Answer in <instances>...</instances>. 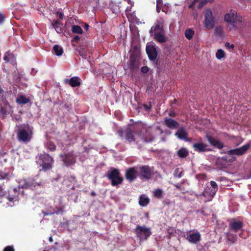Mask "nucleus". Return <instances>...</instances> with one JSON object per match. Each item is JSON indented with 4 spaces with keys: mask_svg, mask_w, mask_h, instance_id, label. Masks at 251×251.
Listing matches in <instances>:
<instances>
[{
    "mask_svg": "<svg viewBox=\"0 0 251 251\" xmlns=\"http://www.w3.org/2000/svg\"><path fill=\"white\" fill-rule=\"evenodd\" d=\"M18 193L16 188L11 189L8 192L2 191V188L0 186V202L3 203L4 206H13L18 201Z\"/></svg>",
    "mask_w": 251,
    "mask_h": 251,
    "instance_id": "obj_1",
    "label": "nucleus"
},
{
    "mask_svg": "<svg viewBox=\"0 0 251 251\" xmlns=\"http://www.w3.org/2000/svg\"><path fill=\"white\" fill-rule=\"evenodd\" d=\"M18 138L20 141L29 142L32 136V128L29 125H23L18 126Z\"/></svg>",
    "mask_w": 251,
    "mask_h": 251,
    "instance_id": "obj_2",
    "label": "nucleus"
},
{
    "mask_svg": "<svg viewBox=\"0 0 251 251\" xmlns=\"http://www.w3.org/2000/svg\"><path fill=\"white\" fill-rule=\"evenodd\" d=\"M225 20L228 23V27L230 30L234 29L242 22V18L237 16L234 11L226 14Z\"/></svg>",
    "mask_w": 251,
    "mask_h": 251,
    "instance_id": "obj_3",
    "label": "nucleus"
},
{
    "mask_svg": "<svg viewBox=\"0 0 251 251\" xmlns=\"http://www.w3.org/2000/svg\"><path fill=\"white\" fill-rule=\"evenodd\" d=\"M37 163L42 167V170L47 171L51 168L53 159L48 154H42L39 157Z\"/></svg>",
    "mask_w": 251,
    "mask_h": 251,
    "instance_id": "obj_4",
    "label": "nucleus"
},
{
    "mask_svg": "<svg viewBox=\"0 0 251 251\" xmlns=\"http://www.w3.org/2000/svg\"><path fill=\"white\" fill-rule=\"evenodd\" d=\"M204 19L203 22L204 27L207 29H212L215 24V20L210 9H206L204 11Z\"/></svg>",
    "mask_w": 251,
    "mask_h": 251,
    "instance_id": "obj_5",
    "label": "nucleus"
},
{
    "mask_svg": "<svg viewBox=\"0 0 251 251\" xmlns=\"http://www.w3.org/2000/svg\"><path fill=\"white\" fill-rule=\"evenodd\" d=\"M211 187H207L203 193V196L205 198V201H210L216 193L218 188L216 183L214 181L210 182Z\"/></svg>",
    "mask_w": 251,
    "mask_h": 251,
    "instance_id": "obj_6",
    "label": "nucleus"
},
{
    "mask_svg": "<svg viewBox=\"0 0 251 251\" xmlns=\"http://www.w3.org/2000/svg\"><path fill=\"white\" fill-rule=\"evenodd\" d=\"M107 176L111 180L113 186H116L121 184L123 181V178L120 176L119 171L116 169L108 172Z\"/></svg>",
    "mask_w": 251,
    "mask_h": 251,
    "instance_id": "obj_7",
    "label": "nucleus"
},
{
    "mask_svg": "<svg viewBox=\"0 0 251 251\" xmlns=\"http://www.w3.org/2000/svg\"><path fill=\"white\" fill-rule=\"evenodd\" d=\"M135 232L141 240L146 239L151 234L150 229L145 226H137L135 229Z\"/></svg>",
    "mask_w": 251,
    "mask_h": 251,
    "instance_id": "obj_8",
    "label": "nucleus"
},
{
    "mask_svg": "<svg viewBox=\"0 0 251 251\" xmlns=\"http://www.w3.org/2000/svg\"><path fill=\"white\" fill-rule=\"evenodd\" d=\"M155 47L156 46L153 43H148L146 46L147 53L149 58L151 60H154L157 57V52Z\"/></svg>",
    "mask_w": 251,
    "mask_h": 251,
    "instance_id": "obj_9",
    "label": "nucleus"
},
{
    "mask_svg": "<svg viewBox=\"0 0 251 251\" xmlns=\"http://www.w3.org/2000/svg\"><path fill=\"white\" fill-rule=\"evenodd\" d=\"M250 147V144H247L241 148L228 151L227 153L230 155H241L247 151L249 149Z\"/></svg>",
    "mask_w": 251,
    "mask_h": 251,
    "instance_id": "obj_10",
    "label": "nucleus"
},
{
    "mask_svg": "<svg viewBox=\"0 0 251 251\" xmlns=\"http://www.w3.org/2000/svg\"><path fill=\"white\" fill-rule=\"evenodd\" d=\"M138 172V168L133 167L129 169L126 174V178L130 181L133 180L136 177Z\"/></svg>",
    "mask_w": 251,
    "mask_h": 251,
    "instance_id": "obj_11",
    "label": "nucleus"
},
{
    "mask_svg": "<svg viewBox=\"0 0 251 251\" xmlns=\"http://www.w3.org/2000/svg\"><path fill=\"white\" fill-rule=\"evenodd\" d=\"M164 21L163 19H160L157 21V23L153 26H152L150 30V33L153 34L155 32H164L163 28Z\"/></svg>",
    "mask_w": 251,
    "mask_h": 251,
    "instance_id": "obj_12",
    "label": "nucleus"
},
{
    "mask_svg": "<svg viewBox=\"0 0 251 251\" xmlns=\"http://www.w3.org/2000/svg\"><path fill=\"white\" fill-rule=\"evenodd\" d=\"M139 172V175L142 178L149 179L151 175V170L148 166H143L138 168Z\"/></svg>",
    "mask_w": 251,
    "mask_h": 251,
    "instance_id": "obj_13",
    "label": "nucleus"
},
{
    "mask_svg": "<svg viewBox=\"0 0 251 251\" xmlns=\"http://www.w3.org/2000/svg\"><path fill=\"white\" fill-rule=\"evenodd\" d=\"M186 239L192 243H197L201 239V234L198 231L190 233Z\"/></svg>",
    "mask_w": 251,
    "mask_h": 251,
    "instance_id": "obj_14",
    "label": "nucleus"
},
{
    "mask_svg": "<svg viewBox=\"0 0 251 251\" xmlns=\"http://www.w3.org/2000/svg\"><path fill=\"white\" fill-rule=\"evenodd\" d=\"M65 82L70 84L73 87L78 86L81 84L80 78L77 76H73L70 79H65Z\"/></svg>",
    "mask_w": 251,
    "mask_h": 251,
    "instance_id": "obj_15",
    "label": "nucleus"
},
{
    "mask_svg": "<svg viewBox=\"0 0 251 251\" xmlns=\"http://www.w3.org/2000/svg\"><path fill=\"white\" fill-rule=\"evenodd\" d=\"M195 151L199 152H203L208 150L207 145L202 142H198L193 145Z\"/></svg>",
    "mask_w": 251,
    "mask_h": 251,
    "instance_id": "obj_16",
    "label": "nucleus"
},
{
    "mask_svg": "<svg viewBox=\"0 0 251 251\" xmlns=\"http://www.w3.org/2000/svg\"><path fill=\"white\" fill-rule=\"evenodd\" d=\"M151 34L153 36L155 40L160 43H164L167 41V38L165 36L164 32H155Z\"/></svg>",
    "mask_w": 251,
    "mask_h": 251,
    "instance_id": "obj_17",
    "label": "nucleus"
},
{
    "mask_svg": "<svg viewBox=\"0 0 251 251\" xmlns=\"http://www.w3.org/2000/svg\"><path fill=\"white\" fill-rule=\"evenodd\" d=\"M62 160L66 165H72L75 162V158L72 154H69L62 156Z\"/></svg>",
    "mask_w": 251,
    "mask_h": 251,
    "instance_id": "obj_18",
    "label": "nucleus"
},
{
    "mask_svg": "<svg viewBox=\"0 0 251 251\" xmlns=\"http://www.w3.org/2000/svg\"><path fill=\"white\" fill-rule=\"evenodd\" d=\"M39 185L37 183H34L31 180L26 181L25 180H21L19 184V187L21 188H33L35 187L36 185Z\"/></svg>",
    "mask_w": 251,
    "mask_h": 251,
    "instance_id": "obj_19",
    "label": "nucleus"
},
{
    "mask_svg": "<svg viewBox=\"0 0 251 251\" xmlns=\"http://www.w3.org/2000/svg\"><path fill=\"white\" fill-rule=\"evenodd\" d=\"M242 226V223L240 221L232 220L230 222L229 227L234 231H237L240 229Z\"/></svg>",
    "mask_w": 251,
    "mask_h": 251,
    "instance_id": "obj_20",
    "label": "nucleus"
},
{
    "mask_svg": "<svg viewBox=\"0 0 251 251\" xmlns=\"http://www.w3.org/2000/svg\"><path fill=\"white\" fill-rule=\"evenodd\" d=\"M207 138L209 142L213 146L216 147L219 149H221L223 147V144L220 141L214 138L207 136Z\"/></svg>",
    "mask_w": 251,
    "mask_h": 251,
    "instance_id": "obj_21",
    "label": "nucleus"
},
{
    "mask_svg": "<svg viewBox=\"0 0 251 251\" xmlns=\"http://www.w3.org/2000/svg\"><path fill=\"white\" fill-rule=\"evenodd\" d=\"M3 59L6 62H9L11 63L12 65H14L16 64L15 62V57L14 55L9 52H7L4 57Z\"/></svg>",
    "mask_w": 251,
    "mask_h": 251,
    "instance_id": "obj_22",
    "label": "nucleus"
},
{
    "mask_svg": "<svg viewBox=\"0 0 251 251\" xmlns=\"http://www.w3.org/2000/svg\"><path fill=\"white\" fill-rule=\"evenodd\" d=\"M150 201L149 198L145 195H141L139 198V203L142 206H146Z\"/></svg>",
    "mask_w": 251,
    "mask_h": 251,
    "instance_id": "obj_23",
    "label": "nucleus"
},
{
    "mask_svg": "<svg viewBox=\"0 0 251 251\" xmlns=\"http://www.w3.org/2000/svg\"><path fill=\"white\" fill-rule=\"evenodd\" d=\"M16 101L18 104H24L29 102V100L23 95H20L17 98Z\"/></svg>",
    "mask_w": 251,
    "mask_h": 251,
    "instance_id": "obj_24",
    "label": "nucleus"
},
{
    "mask_svg": "<svg viewBox=\"0 0 251 251\" xmlns=\"http://www.w3.org/2000/svg\"><path fill=\"white\" fill-rule=\"evenodd\" d=\"M165 124L169 127L174 128L177 126L178 124L176 122L172 119H168L165 120Z\"/></svg>",
    "mask_w": 251,
    "mask_h": 251,
    "instance_id": "obj_25",
    "label": "nucleus"
},
{
    "mask_svg": "<svg viewBox=\"0 0 251 251\" xmlns=\"http://www.w3.org/2000/svg\"><path fill=\"white\" fill-rule=\"evenodd\" d=\"M207 1L208 0H194L193 2L189 5V7L193 8L197 3H199L198 8H200L205 5Z\"/></svg>",
    "mask_w": 251,
    "mask_h": 251,
    "instance_id": "obj_26",
    "label": "nucleus"
},
{
    "mask_svg": "<svg viewBox=\"0 0 251 251\" xmlns=\"http://www.w3.org/2000/svg\"><path fill=\"white\" fill-rule=\"evenodd\" d=\"M176 135L180 139H186L187 134L183 129H180L176 133Z\"/></svg>",
    "mask_w": 251,
    "mask_h": 251,
    "instance_id": "obj_27",
    "label": "nucleus"
},
{
    "mask_svg": "<svg viewBox=\"0 0 251 251\" xmlns=\"http://www.w3.org/2000/svg\"><path fill=\"white\" fill-rule=\"evenodd\" d=\"M52 52L56 55L60 56L63 53V49L61 47L56 45L53 48Z\"/></svg>",
    "mask_w": 251,
    "mask_h": 251,
    "instance_id": "obj_28",
    "label": "nucleus"
},
{
    "mask_svg": "<svg viewBox=\"0 0 251 251\" xmlns=\"http://www.w3.org/2000/svg\"><path fill=\"white\" fill-rule=\"evenodd\" d=\"M195 31L192 28H188L186 29L185 31V37L188 40H191L193 38L194 35Z\"/></svg>",
    "mask_w": 251,
    "mask_h": 251,
    "instance_id": "obj_29",
    "label": "nucleus"
},
{
    "mask_svg": "<svg viewBox=\"0 0 251 251\" xmlns=\"http://www.w3.org/2000/svg\"><path fill=\"white\" fill-rule=\"evenodd\" d=\"M216 57L218 60H221L226 56L224 51L222 49H219L216 52Z\"/></svg>",
    "mask_w": 251,
    "mask_h": 251,
    "instance_id": "obj_30",
    "label": "nucleus"
},
{
    "mask_svg": "<svg viewBox=\"0 0 251 251\" xmlns=\"http://www.w3.org/2000/svg\"><path fill=\"white\" fill-rule=\"evenodd\" d=\"M72 31L74 33L82 34L83 30L78 25H74L72 26Z\"/></svg>",
    "mask_w": 251,
    "mask_h": 251,
    "instance_id": "obj_31",
    "label": "nucleus"
},
{
    "mask_svg": "<svg viewBox=\"0 0 251 251\" xmlns=\"http://www.w3.org/2000/svg\"><path fill=\"white\" fill-rule=\"evenodd\" d=\"M177 154L179 157L183 158L187 155L188 151L185 149L182 148L177 151Z\"/></svg>",
    "mask_w": 251,
    "mask_h": 251,
    "instance_id": "obj_32",
    "label": "nucleus"
},
{
    "mask_svg": "<svg viewBox=\"0 0 251 251\" xmlns=\"http://www.w3.org/2000/svg\"><path fill=\"white\" fill-rule=\"evenodd\" d=\"M126 14L129 20H131L132 22H136L137 20L136 17L134 15V13L133 14H130L129 10H128V8H127L126 10Z\"/></svg>",
    "mask_w": 251,
    "mask_h": 251,
    "instance_id": "obj_33",
    "label": "nucleus"
},
{
    "mask_svg": "<svg viewBox=\"0 0 251 251\" xmlns=\"http://www.w3.org/2000/svg\"><path fill=\"white\" fill-rule=\"evenodd\" d=\"M153 196L157 198H161L163 194V191L160 189H155L153 192Z\"/></svg>",
    "mask_w": 251,
    "mask_h": 251,
    "instance_id": "obj_34",
    "label": "nucleus"
},
{
    "mask_svg": "<svg viewBox=\"0 0 251 251\" xmlns=\"http://www.w3.org/2000/svg\"><path fill=\"white\" fill-rule=\"evenodd\" d=\"M47 148L50 151H54L55 149V146L54 143L51 141H49L46 143Z\"/></svg>",
    "mask_w": 251,
    "mask_h": 251,
    "instance_id": "obj_35",
    "label": "nucleus"
},
{
    "mask_svg": "<svg viewBox=\"0 0 251 251\" xmlns=\"http://www.w3.org/2000/svg\"><path fill=\"white\" fill-rule=\"evenodd\" d=\"M126 139L129 142L134 141L133 134L130 130H127L126 133Z\"/></svg>",
    "mask_w": 251,
    "mask_h": 251,
    "instance_id": "obj_36",
    "label": "nucleus"
},
{
    "mask_svg": "<svg viewBox=\"0 0 251 251\" xmlns=\"http://www.w3.org/2000/svg\"><path fill=\"white\" fill-rule=\"evenodd\" d=\"M226 238L228 241H229L230 243H233L236 240V236L235 235H232L230 234H227L226 235Z\"/></svg>",
    "mask_w": 251,
    "mask_h": 251,
    "instance_id": "obj_37",
    "label": "nucleus"
},
{
    "mask_svg": "<svg viewBox=\"0 0 251 251\" xmlns=\"http://www.w3.org/2000/svg\"><path fill=\"white\" fill-rule=\"evenodd\" d=\"M162 4V0H156V10L157 12H160V6Z\"/></svg>",
    "mask_w": 251,
    "mask_h": 251,
    "instance_id": "obj_38",
    "label": "nucleus"
},
{
    "mask_svg": "<svg viewBox=\"0 0 251 251\" xmlns=\"http://www.w3.org/2000/svg\"><path fill=\"white\" fill-rule=\"evenodd\" d=\"M225 46L226 48L229 50H233L234 49V46L233 44H230L229 43L226 42L225 44Z\"/></svg>",
    "mask_w": 251,
    "mask_h": 251,
    "instance_id": "obj_39",
    "label": "nucleus"
},
{
    "mask_svg": "<svg viewBox=\"0 0 251 251\" xmlns=\"http://www.w3.org/2000/svg\"><path fill=\"white\" fill-rule=\"evenodd\" d=\"M57 22H55V23L53 24H52V25L54 27V28H55V30L57 31V33H60V31H61V29L59 28L57 26Z\"/></svg>",
    "mask_w": 251,
    "mask_h": 251,
    "instance_id": "obj_40",
    "label": "nucleus"
},
{
    "mask_svg": "<svg viewBox=\"0 0 251 251\" xmlns=\"http://www.w3.org/2000/svg\"><path fill=\"white\" fill-rule=\"evenodd\" d=\"M7 176L8 175L6 173L0 172V179H5Z\"/></svg>",
    "mask_w": 251,
    "mask_h": 251,
    "instance_id": "obj_41",
    "label": "nucleus"
},
{
    "mask_svg": "<svg viewBox=\"0 0 251 251\" xmlns=\"http://www.w3.org/2000/svg\"><path fill=\"white\" fill-rule=\"evenodd\" d=\"M3 251H14V249L13 246H7L4 249Z\"/></svg>",
    "mask_w": 251,
    "mask_h": 251,
    "instance_id": "obj_42",
    "label": "nucleus"
},
{
    "mask_svg": "<svg viewBox=\"0 0 251 251\" xmlns=\"http://www.w3.org/2000/svg\"><path fill=\"white\" fill-rule=\"evenodd\" d=\"M149 71V68L147 66H144V67H143L142 68H141V72L142 73H146L148 72Z\"/></svg>",
    "mask_w": 251,
    "mask_h": 251,
    "instance_id": "obj_43",
    "label": "nucleus"
},
{
    "mask_svg": "<svg viewBox=\"0 0 251 251\" xmlns=\"http://www.w3.org/2000/svg\"><path fill=\"white\" fill-rule=\"evenodd\" d=\"M4 20V16L3 14L0 13V24L2 23Z\"/></svg>",
    "mask_w": 251,
    "mask_h": 251,
    "instance_id": "obj_44",
    "label": "nucleus"
},
{
    "mask_svg": "<svg viewBox=\"0 0 251 251\" xmlns=\"http://www.w3.org/2000/svg\"><path fill=\"white\" fill-rule=\"evenodd\" d=\"M222 30L221 26H219L216 28V31L217 32H220Z\"/></svg>",
    "mask_w": 251,
    "mask_h": 251,
    "instance_id": "obj_45",
    "label": "nucleus"
},
{
    "mask_svg": "<svg viewBox=\"0 0 251 251\" xmlns=\"http://www.w3.org/2000/svg\"><path fill=\"white\" fill-rule=\"evenodd\" d=\"M153 140V138H146L145 139V141L146 142H151Z\"/></svg>",
    "mask_w": 251,
    "mask_h": 251,
    "instance_id": "obj_46",
    "label": "nucleus"
},
{
    "mask_svg": "<svg viewBox=\"0 0 251 251\" xmlns=\"http://www.w3.org/2000/svg\"><path fill=\"white\" fill-rule=\"evenodd\" d=\"M1 113H2L3 115H5L6 113V110L4 109H1Z\"/></svg>",
    "mask_w": 251,
    "mask_h": 251,
    "instance_id": "obj_47",
    "label": "nucleus"
},
{
    "mask_svg": "<svg viewBox=\"0 0 251 251\" xmlns=\"http://www.w3.org/2000/svg\"><path fill=\"white\" fill-rule=\"evenodd\" d=\"M162 133V131L160 129H158L156 131V134H160Z\"/></svg>",
    "mask_w": 251,
    "mask_h": 251,
    "instance_id": "obj_48",
    "label": "nucleus"
},
{
    "mask_svg": "<svg viewBox=\"0 0 251 251\" xmlns=\"http://www.w3.org/2000/svg\"><path fill=\"white\" fill-rule=\"evenodd\" d=\"M79 53H80V55L82 56H83L85 55L84 53H83L82 52L81 53L80 51H79Z\"/></svg>",
    "mask_w": 251,
    "mask_h": 251,
    "instance_id": "obj_49",
    "label": "nucleus"
},
{
    "mask_svg": "<svg viewBox=\"0 0 251 251\" xmlns=\"http://www.w3.org/2000/svg\"><path fill=\"white\" fill-rule=\"evenodd\" d=\"M89 25H85V27L86 30L88 28Z\"/></svg>",
    "mask_w": 251,
    "mask_h": 251,
    "instance_id": "obj_50",
    "label": "nucleus"
},
{
    "mask_svg": "<svg viewBox=\"0 0 251 251\" xmlns=\"http://www.w3.org/2000/svg\"><path fill=\"white\" fill-rule=\"evenodd\" d=\"M59 17H60V18H62L63 17V14L62 13H60L59 14Z\"/></svg>",
    "mask_w": 251,
    "mask_h": 251,
    "instance_id": "obj_51",
    "label": "nucleus"
},
{
    "mask_svg": "<svg viewBox=\"0 0 251 251\" xmlns=\"http://www.w3.org/2000/svg\"><path fill=\"white\" fill-rule=\"evenodd\" d=\"M50 239V242H51V241H52V238H51V237H50V239Z\"/></svg>",
    "mask_w": 251,
    "mask_h": 251,
    "instance_id": "obj_52",
    "label": "nucleus"
},
{
    "mask_svg": "<svg viewBox=\"0 0 251 251\" xmlns=\"http://www.w3.org/2000/svg\"><path fill=\"white\" fill-rule=\"evenodd\" d=\"M223 159L224 160H227V159H226V157H223Z\"/></svg>",
    "mask_w": 251,
    "mask_h": 251,
    "instance_id": "obj_53",
    "label": "nucleus"
},
{
    "mask_svg": "<svg viewBox=\"0 0 251 251\" xmlns=\"http://www.w3.org/2000/svg\"><path fill=\"white\" fill-rule=\"evenodd\" d=\"M170 115L171 116H174V114H173V113H170Z\"/></svg>",
    "mask_w": 251,
    "mask_h": 251,
    "instance_id": "obj_54",
    "label": "nucleus"
},
{
    "mask_svg": "<svg viewBox=\"0 0 251 251\" xmlns=\"http://www.w3.org/2000/svg\"><path fill=\"white\" fill-rule=\"evenodd\" d=\"M78 38V37L77 36H76V37H75V39H77Z\"/></svg>",
    "mask_w": 251,
    "mask_h": 251,
    "instance_id": "obj_55",
    "label": "nucleus"
},
{
    "mask_svg": "<svg viewBox=\"0 0 251 251\" xmlns=\"http://www.w3.org/2000/svg\"><path fill=\"white\" fill-rule=\"evenodd\" d=\"M197 16H198V14H196V16L195 17V18H196L197 17Z\"/></svg>",
    "mask_w": 251,
    "mask_h": 251,
    "instance_id": "obj_56",
    "label": "nucleus"
},
{
    "mask_svg": "<svg viewBox=\"0 0 251 251\" xmlns=\"http://www.w3.org/2000/svg\"><path fill=\"white\" fill-rule=\"evenodd\" d=\"M232 159H229V161H232Z\"/></svg>",
    "mask_w": 251,
    "mask_h": 251,
    "instance_id": "obj_57",
    "label": "nucleus"
},
{
    "mask_svg": "<svg viewBox=\"0 0 251 251\" xmlns=\"http://www.w3.org/2000/svg\"><path fill=\"white\" fill-rule=\"evenodd\" d=\"M176 187L177 188H179V187H178V186L177 185H176Z\"/></svg>",
    "mask_w": 251,
    "mask_h": 251,
    "instance_id": "obj_58",
    "label": "nucleus"
}]
</instances>
